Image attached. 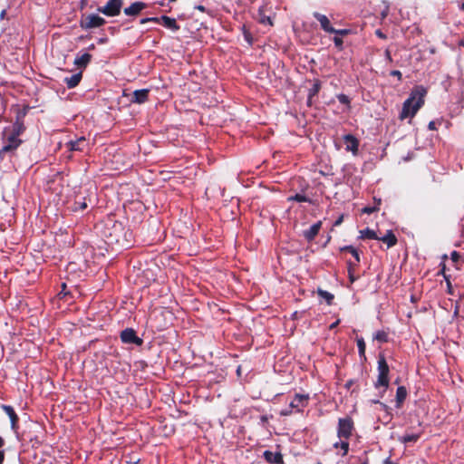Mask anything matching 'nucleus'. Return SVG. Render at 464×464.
Segmentation results:
<instances>
[{
	"label": "nucleus",
	"mask_w": 464,
	"mask_h": 464,
	"mask_svg": "<svg viewBox=\"0 0 464 464\" xmlns=\"http://www.w3.org/2000/svg\"><path fill=\"white\" fill-rule=\"evenodd\" d=\"M426 90L423 87H417L411 91L408 99L402 104L399 119L403 121L409 117L412 118L424 104Z\"/></svg>",
	"instance_id": "f257e3e1"
},
{
	"label": "nucleus",
	"mask_w": 464,
	"mask_h": 464,
	"mask_svg": "<svg viewBox=\"0 0 464 464\" xmlns=\"http://www.w3.org/2000/svg\"><path fill=\"white\" fill-rule=\"evenodd\" d=\"M127 233L128 230H125L122 223L118 221H114L111 227L107 225L103 232L107 244H118L122 246L124 241H126Z\"/></svg>",
	"instance_id": "f03ea898"
},
{
	"label": "nucleus",
	"mask_w": 464,
	"mask_h": 464,
	"mask_svg": "<svg viewBox=\"0 0 464 464\" xmlns=\"http://www.w3.org/2000/svg\"><path fill=\"white\" fill-rule=\"evenodd\" d=\"M389 372L390 368L386 359L383 354H380L378 358V378L374 383V387L376 389L379 387H384L383 392H386L390 382Z\"/></svg>",
	"instance_id": "7ed1b4c3"
},
{
	"label": "nucleus",
	"mask_w": 464,
	"mask_h": 464,
	"mask_svg": "<svg viewBox=\"0 0 464 464\" xmlns=\"http://www.w3.org/2000/svg\"><path fill=\"white\" fill-rule=\"evenodd\" d=\"M355 430L354 421L351 416L339 418L337 425V437L340 440H349Z\"/></svg>",
	"instance_id": "20e7f679"
},
{
	"label": "nucleus",
	"mask_w": 464,
	"mask_h": 464,
	"mask_svg": "<svg viewBox=\"0 0 464 464\" xmlns=\"http://www.w3.org/2000/svg\"><path fill=\"white\" fill-rule=\"evenodd\" d=\"M105 24L106 20L96 14H82L79 22L80 27L83 30L99 28Z\"/></svg>",
	"instance_id": "39448f33"
},
{
	"label": "nucleus",
	"mask_w": 464,
	"mask_h": 464,
	"mask_svg": "<svg viewBox=\"0 0 464 464\" xmlns=\"http://www.w3.org/2000/svg\"><path fill=\"white\" fill-rule=\"evenodd\" d=\"M122 5L123 0H108L105 5L98 7L97 11L106 16L113 17L121 14Z\"/></svg>",
	"instance_id": "423d86ee"
},
{
	"label": "nucleus",
	"mask_w": 464,
	"mask_h": 464,
	"mask_svg": "<svg viewBox=\"0 0 464 464\" xmlns=\"http://www.w3.org/2000/svg\"><path fill=\"white\" fill-rule=\"evenodd\" d=\"M22 143L23 140L19 137L10 132L6 138L5 144L0 150V160H4L6 153L16 150Z\"/></svg>",
	"instance_id": "0eeeda50"
},
{
	"label": "nucleus",
	"mask_w": 464,
	"mask_h": 464,
	"mask_svg": "<svg viewBox=\"0 0 464 464\" xmlns=\"http://www.w3.org/2000/svg\"><path fill=\"white\" fill-rule=\"evenodd\" d=\"M149 22H153V23H160L161 22L162 24L166 28L170 29L174 32H177L180 29V26L178 24L176 19L171 18L167 15H162L160 17H147V18H142L140 20V24H146Z\"/></svg>",
	"instance_id": "6e6552de"
},
{
	"label": "nucleus",
	"mask_w": 464,
	"mask_h": 464,
	"mask_svg": "<svg viewBox=\"0 0 464 464\" xmlns=\"http://www.w3.org/2000/svg\"><path fill=\"white\" fill-rule=\"evenodd\" d=\"M121 340L123 343L136 344L140 346L143 344V340L140 338L133 328H126L121 332Z\"/></svg>",
	"instance_id": "1a4fd4ad"
},
{
	"label": "nucleus",
	"mask_w": 464,
	"mask_h": 464,
	"mask_svg": "<svg viewBox=\"0 0 464 464\" xmlns=\"http://www.w3.org/2000/svg\"><path fill=\"white\" fill-rule=\"evenodd\" d=\"M309 395L296 393L289 407L295 409L297 412H302L303 409L308 405Z\"/></svg>",
	"instance_id": "9d476101"
},
{
	"label": "nucleus",
	"mask_w": 464,
	"mask_h": 464,
	"mask_svg": "<svg viewBox=\"0 0 464 464\" xmlns=\"http://www.w3.org/2000/svg\"><path fill=\"white\" fill-rule=\"evenodd\" d=\"M345 150L351 151L353 155H357L359 150V140L353 134H346L343 136Z\"/></svg>",
	"instance_id": "9b49d317"
},
{
	"label": "nucleus",
	"mask_w": 464,
	"mask_h": 464,
	"mask_svg": "<svg viewBox=\"0 0 464 464\" xmlns=\"http://www.w3.org/2000/svg\"><path fill=\"white\" fill-rule=\"evenodd\" d=\"M88 147V141L84 137H81L75 140H70L66 143V148L70 151H83Z\"/></svg>",
	"instance_id": "f8f14e48"
},
{
	"label": "nucleus",
	"mask_w": 464,
	"mask_h": 464,
	"mask_svg": "<svg viewBox=\"0 0 464 464\" xmlns=\"http://www.w3.org/2000/svg\"><path fill=\"white\" fill-rule=\"evenodd\" d=\"M148 5L146 3L137 1L132 3L130 6L124 8L123 12L128 16H137Z\"/></svg>",
	"instance_id": "ddd939ff"
},
{
	"label": "nucleus",
	"mask_w": 464,
	"mask_h": 464,
	"mask_svg": "<svg viewBox=\"0 0 464 464\" xmlns=\"http://www.w3.org/2000/svg\"><path fill=\"white\" fill-rule=\"evenodd\" d=\"M313 16L320 23L321 28L326 33L334 32V28L331 25L328 17L318 12H314Z\"/></svg>",
	"instance_id": "4468645a"
},
{
	"label": "nucleus",
	"mask_w": 464,
	"mask_h": 464,
	"mask_svg": "<svg viewBox=\"0 0 464 464\" xmlns=\"http://www.w3.org/2000/svg\"><path fill=\"white\" fill-rule=\"evenodd\" d=\"M149 93H150L149 89L136 90L133 92L132 98L130 101L133 103H138V104L144 103L149 100Z\"/></svg>",
	"instance_id": "2eb2a0df"
},
{
	"label": "nucleus",
	"mask_w": 464,
	"mask_h": 464,
	"mask_svg": "<svg viewBox=\"0 0 464 464\" xmlns=\"http://www.w3.org/2000/svg\"><path fill=\"white\" fill-rule=\"evenodd\" d=\"M263 457L268 463L273 464H284V459L281 452H272L270 450H266L263 453Z\"/></svg>",
	"instance_id": "dca6fc26"
},
{
	"label": "nucleus",
	"mask_w": 464,
	"mask_h": 464,
	"mask_svg": "<svg viewBox=\"0 0 464 464\" xmlns=\"http://www.w3.org/2000/svg\"><path fill=\"white\" fill-rule=\"evenodd\" d=\"M322 221H318L312 225L309 229L304 231L303 235L308 242L315 238L322 227Z\"/></svg>",
	"instance_id": "f3484780"
},
{
	"label": "nucleus",
	"mask_w": 464,
	"mask_h": 464,
	"mask_svg": "<svg viewBox=\"0 0 464 464\" xmlns=\"http://www.w3.org/2000/svg\"><path fill=\"white\" fill-rule=\"evenodd\" d=\"M92 54L84 53L81 55H77L74 60V64L79 68H85L92 61Z\"/></svg>",
	"instance_id": "a211bd4d"
},
{
	"label": "nucleus",
	"mask_w": 464,
	"mask_h": 464,
	"mask_svg": "<svg viewBox=\"0 0 464 464\" xmlns=\"http://www.w3.org/2000/svg\"><path fill=\"white\" fill-rule=\"evenodd\" d=\"M5 412L8 415L11 420V425L13 429H15L19 420V418L17 414L15 413L14 408L9 405H3L2 406Z\"/></svg>",
	"instance_id": "6ab92c4d"
},
{
	"label": "nucleus",
	"mask_w": 464,
	"mask_h": 464,
	"mask_svg": "<svg viewBox=\"0 0 464 464\" xmlns=\"http://www.w3.org/2000/svg\"><path fill=\"white\" fill-rule=\"evenodd\" d=\"M25 130V126L24 124V121L21 120L20 117H17L15 121L11 127L10 132L14 134L15 136L19 137L22 135Z\"/></svg>",
	"instance_id": "aec40b11"
},
{
	"label": "nucleus",
	"mask_w": 464,
	"mask_h": 464,
	"mask_svg": "<svg viewBox=\"0 0 464 464\" xmlns=\"http://www.w3.org/2000/svg\"><path fill=\"white\" fill-rule=\"evenodd\" d=\"M82 78V73L77 72V73L72 74L70 77H65L64 82L66 83V85L69 89H72V88H75L80 83Z\"/></svg>",
	"instance_id": "412c9836"
},
{
	"label": "nucleus",
	"mask_w": 464,
	"mask_h": 464,
	"mask_svg": "<svg viewBox=\"0 0 464 464\" xmlns=\"http://www.w3.org/2000/svg\"><path fill=\"white\" fill-rule=\"evenodd\" d=\"M378 240L387 244L388 247L394 246L398 241L396 236L392 230H388L385 236L381 237H379Z\"/></svg>",
	"instance_id": "4be33fe9"
},
{
	"label": "nucleus",
	"mask_w": 464,
	"mask_h": 464,
	"mask_svg": "<svg viewBox=\"0 0 464 464\" xmlns=\"http://www.w3.org/2000/svg\"><path fill=\"white\" fill-rule=\"evenodd\" d=\"M407 389L404 386H399L396 391V408L400 409L402 406L406 397Z\"/></svg>",
	"instance_id": "5701e85b"
},
{
	"label": "nucleus",
	"mask_w": 464,
	"mask_h": 464,
	"mask_svg": "<svg viewBox=\"0 0 464 464\" xmlns=\"http://www.w3.org/2000/svg\"><path fill=\"white\" fill-rule=\"evenodd\" d=\"M320 90H321V82L319 80H314L312 88H310L309 92H308L307 102L309 105L311 104L312 98L316 96L318 94V92H320Z\"/></svg>",
	"instance_id": "b1692460"
},
{
	"label": "nucleus",
	"mask_w": 464,
	"mask_h": 464,
	"mask_svg": "<svg viewBox=\"0 0 464 464\" xmlns=\"http://www.w3.org/2000/svg\"><path fill=\"white\" fill-rule=\"evenodd\" d=\"M359 238L361 239H375L378 240L379 237L376 232L369 227L360 230Z\"/></svg>",
	"instance_id": "393cba45"
},
{
	"label": "nucleus",
	"mask_w": 464,
	"mask_h": 464,
	"mask_svg": "<svg viewBox=\"0 0 464 464\" xmlns=\"http://www.w3.org/2000/svg\"><path fill=\"white\" fill-rule=\"evenodd\" d=\"M373 202H374V207H370V206H367V207H364L362 208V213H365V214H372L373 212H377L380 210V206L382 204V199L380 198H376L374 197L373 198Z\"/></svg>",
	"instance_id": "a878e982"
},
{
	"label": "nucleus",
	"mask_w": 464,
	"mask_h": 464,
	"mask_svg": "<svg viewBox=\"0 0 464 464\" xmlns=\"http://www.w3.org/2000/svg\"><path fill=\"white\" fill-rule=\"evenodd\" d=\"M316 293L320 297L325 300L328 305H332L333 301L334 299V295L332 293L323 290L321 288H318Z\"/></svg>",
	"instance_id": "bb28decb"
},
{
	"label": "nucleus",
	"mask_w": 464,
	"mask_h": 464,
	"mask_svg": "<svg viewBox=\"0 0 464 464\" xmlns=\"http://www.w3.org/2000/svg\"><path fill=\"white\" fill-rule=\"evenodd\" d=\"M349 440H340L334 444V449L340 448L343 450V456H346L349 451Z\"/></svg>",
	"instance_id": "cd10ccee"
},
{
	"label": "nucleus",
	"mask_w": 464,
	"mask_h": 464,
	"mask_svg": "<svg viewBox=\"0 0 464 464\" xmlns=\"http://www.w3.org/2000/svg\"><path fill=\"white\" fill-rule=\"evenodd\" d=\"M420 438V433H416V434H404L403 436H401L399 440L401 442V443H409V442H416L419 440V439Z\"/></svg>",
	"instance_id": "c85d7f7f"
},
{
	"label": "nucleus",
	"mask_w": 464,
	"mask_h": 464,
	"mask_svg": "<svg viewBox=\"0 0 464 464\" xmlns=\"http://www.w3.org/2000/svg\"><path fill=\"white\" fill-rule=\"evenodd\" d=\"M356 343H357L358 352H359V355H360L361 359L366 360V355H365L366 344H365L363 338L358 337L356 339Z\"/></svg>",
	"instance_id": "c756f323"
},
{
	"label": "nucleus",
	"mask_w": 464,
	"mask_h": 464,
	"mask_svg": "<svg viewBox=\"0 0 464 464\" xmlns=\"http://www.w3.org/2000/svg\"><path fill=\"white\" fill-rule=\"evenodd\" d=\"M340 251L341 252H349L352 254V256L354 257V260L357 262V263H360V255H359V252L358 250L353 247V246H344L343 247L340 248Z\"/></svg>",
	"instance_id": "7c9ffc66"
},
{
	"label": "nucleus",
	"mask_w": 464,
	"mask_h": 464,
	"mask_svg": "<svg viewBox=\"0 0 464 464\" xmlns=\"http://www.w3.org/2000/svg\"><path fill=\"white\" fill-rule=\"evenodd\" d=\"M288 201H296V202H308L313 204L314 202L307 198L305 195L301 193H296L294 196H291L287 198Z\"/></svg>",
	"instance_id": "2f4dec72"
},
{
	"label": "nucleus",
	"mask_w": 464,
	"mask_h": 464,
	"mask_svg": "<svg viewBox=\"0 0 464 464\" xmlns=\"http://www.w3.org/2000/svg\"><path fill=\"white\" fill-rule=\"evenodd\" d=\"M373 339L380 343H387L389 341L388 333L383 330L377 331L374 334Z\"/></svg>",
	"instance_id": "473e14b6"
},
{
	"label": "nucleus",
	"mask_w": 464,
	"mask_h": 464,
	"mask_svg": "<svg viewBox=\"0 0 464 464\" xmlns=\"http://www.w3.org/2000/svg\"><path fill=\"white\" fill-rule=\"evenodd\" d=\"M259 23L262 24H269L273 25V22L270 18V16L266 15L261 10H259Z\"/></svg>",
	"instance_id": "72a5a7b5"
},
{
	"label": "nucleus",
	"mask_w": 464,
	"mask_h": 464,
	"mask_svg": "<svg viewBox=\"0 0 464 464\" xmlns=\"http://www.w3.org/2000/svg\"><path fill=\"white\" fill-rule=\"evenodd\" d=\"M336 97L340 103L347 105L348 108H350L351 101H350V98L346 94L340 93V94H337Z\"/></svg>",
	"instance_id": "f704fd0d"
},
{
	"label": "nucleus",
	"mask_w": 464,
	"mask_h": 464,
	"mask_svg": "<svg viewBox=\"0 0 464 464\" xmlns=\"http://www.w3.org/2000/svg\"><path fill=\"white\" fill-rule=\"evenodd\" d=\"M74 205H75L74 210H81V211H83L88 207V204L86 202V198H83L82 201H76L74 203Z\"/></svg>",
	"instance_id": "c9c22d12"
},
{
	"label": "nucleus",
	"mask_w": 464,
	"mask_h": 464,
	"mask_svg": "<svg viewBox=\"0 0 464 464\" xmlns=\"http://www.w3.org/2000/svg\"><path fill=\"white\" fill-rule=\"evenodd\" d=\"M444 279H445L446 285H447V293L450 295H453L454 290H453V286H452V284L450 281V276H444Z\"/></svg>",
	"instance_id": "e433bc0d"
},
{
	"label": "nucleus",
	"mask_w": 464,
	"mask_h": 464,
	"mask_svg": "<svg viewBox=\"0 0 464 464\" xmlns=\"http://www.w3.org/2000/svg\"><path fill=\"white\" fill-rule=\"evenodd\" d=\"M348 277L350 283L352 284L354 283L359 278V276H355L354 268H350L348 270Z\"/></svg>",
	"instance_id": "4c0bfd02"
},
{
	"label": "nucleus",
	"mask_w": 464,
	"mask_h": 464,
	"mask_svg": "<svg viewBox=\"0 0 464 464\" xmlns=\"http://www.w3.org/2000/svg\"><path fill=\"white\" fill-rule=\"evenodd\" d=\"M334 45L336 48H338L339 50H343V41L341 37L339 36H334Z\"/></svg>",
	"instance_id": "58836bf2"
},
{
	"label": "nucleus",
	"mask_w": 464,
	"mask_h": 464,
	"mask_svg": "<svg viewBox=\"0 0 464 464\" xmlns=\"http://www.w3.org/2000/svg\"><path fill=\"white\" fill-rule=\"evenodd\" d=\"M5 445L4 439L0 436V464L4 463L5 460V451L2 450V448Z\"/></svg>",
	"instance_id": "ea45409f"
},
{
	"label": "nucleus",
	"mask_w": 464,
	"mask_h": 464,
	"mask_svg": "<svg viewBox=\"0 0 464 464\" xmlns=\"http://www.w3.org/2000/svg\"><path fill=\"white\" fill-rule=\"evenodd\" d=\"M331 34H335L337 35L344 36L350 34L349 29H334V32H332Z\"/></svg>",
	"instance_id": "a19ab883"
},
{
	"label": "nucleus",
	"mask_w": 464,
	"mask_h": 464,
	"mask_svg": "<svg viewBox=\"0 0 464 464\" xmlns=\"http://www.w3.org/2000/svg\"><path fill=\"white\" fill-rule=\"evenodd\" d=\"M460 255L457 251L451 252L450 258L453 263L458 264L460 259Z\"/></svg>",
	"instance_id": "79ce46f5"
},
{
	"label": "nucleus",
	"mask_w": 464,
	"mask_h": 464,
	"mask_svg": "<svg viewBox=\"0 0 464 464\" xmlns=\"http://www.w3.org/2000/svg\"><path fill=\"white\" fill-rule=\"evenodd\" d=\"M391 76L397 77L399 81L402 80V74L399 70H393L390 72Z\"/></svg>",
	"instance_id": "37998d69"
},
{
	"label": "nucleus",
	"mask_w": 464,
	"mask_h": 464,
	"mask_svg": "<svg viewBox=\"0 0 464 464\" xmlns=\"http://www.w3.org/2000/svg\"><path fill=\"white\" fill-rule=\"evenodd\" d=\"M440 270L439 271L438 275H441V276H448L446 274V265H445V262H441L440 265Z\"/></svg>",
	"instance_id": "c03bdc74"
},
{
	"label": "nucleus",
	"mask_w": 464,
	"mask_h": 464,
	"mask_svg": "<svg viewBox=\"0 0 464 464\" xmlns=\"http://www.w3.org/2000/svg\"><path fill=\"white\" fill-rule=\"evenodd\" d=\"M375 34H376V36H378V37H379V38H381V39H386V38H387L386 34H383V33L382 32V30H380V29H377V30L375 31Z\"/></svg>",
	"instance_id": "a18cd8bd"
},
{
	"label": "nucleus",
	"mask_w": 464,
	"mask_h": 464,
	"mask_svg": "<svg viewBox=\"0 0 464 464\" xmlns=\"http://www.w3.org/2000/svg\"><path fill=\"white\" fill-rule=\"evenodd\" d=\"M384 55H385V58L386 60L389 62V63H392V55H391V51L389 49H386L385 52H384Z\"/></svg>",
	"instance_id": "49530a36"
},
{
	"label": "nucleus",
	"mask_w": 464,
	"mask_h": 464,
	"mask_svg": "<svg viewBox=\"0 0 464 464\" xmlns=\"http://www.w3.org/2000/svg\"><path fill=\"white\" fill-rule=\"evenodd\" d=\"M358 264H359V263H357L355 260H354V262H353V261H348V262H347L348 270H349L350 268H354V269H355V268L357 267Z\"/></svg>",
	"instance_id": "de8ad7c7"
},
{
	"label": "nucleus",
	"mask_w": 464,
	"mask_h": 464,
	"mask_svg": "<svg viewBox=\"0 0 464 464\" xmlns=\"http://www.w3.org/2000/svg\"><path fill=\"white\" fill-rule=\"evenodd\" d=\"M292 412H293V409H291V408L289 407V409L283 410V411H281V415H282V416H288V415L292 414Z\"/></svg>",
	"instance_id": "09e8293b"
},
{
	"label": "nucleus",
	"mask_w": 464,
	"mask_h": 464,
	"mask_svg": "<svg viewBox=\"0 0 464 464\" xmlns=\"http://www.w3.org/2000/svg\"><path fill=\"white\" fill-rule=\"evenodd\" d=\"M354 380L351 379V380H348L344 385V387L347 389V390H350L351 387L354 384Z\"/></svg>",
	"instance_id": "8fccbe9b"
},
{
	"label": "nucleus",
	"mask_w": 464,
	"mask_h": 464,
	"mask_svg": "<svg viewBox=\"0 0 464 464\" xmlns=\"http://www.w3.org/2000/svg\"><path fill=\"white\" fill-rule=\"evenodd\" d=\"M195 9H197V10L202 12V13H205L207 11V8L204 5H196Z\"/></svg>",
	"instance_id": "3c124183"
},
{
	"label": "nucleus",
	"mask_w": 464,
	"mask_h": 464,
	"mask_svg": "<svg viewBox=\"0 0 464 464\" xmlns=\"http://www.w3.org/2000/svg\"><path fill=\"white\" fill-rule=\"evenodd\" d=\"M343 220V216L342 215L341 217H339V218L335 220V222H334V226H335V227L340 226V225L342 224Z\"/></svg>",
	"instance_id": "603ef678"
},
{
	"label": "nucleus",
	"mask_w": 464,
	"mask_h": 464,
	"mask_svg": "<svg viewBox=\"0 0 464 464\" xmlns=\"http://www.w3.org/2000/svg\"><path fill=\"white\" fill-rule=\"evenodd\" d=\"M429 130H436V123L434 121H430L428 125Z\"/></svg>",
	"instance_id": "864d4df0"
},
{
	"label": "nucleus",
	"mask_w": 464,
	"mask_h": 464,
	"mask_svg": "<svg viewBox=\"0 0 464 464\" xmlns=\"http://www.w3.org/2000/svg\"><path fill=\"white\" fill-rule=\"evenodd\" d=\"M65 288H66V284H64V283H63V284L62 285V291H61V292H60V294H59L60 295H63V296H65V295H67V293H65V292H64V291H65Z\"/></svg>",
	"instance_id": "5fc2aeb1"
},
{
	"label": "nucleus",
	"mask_w": 464,
	"mask_h": 464,
	"mask_svg": "<svg viewBox=\"0 0 464 464\" xmlns=\"http://www.w3.org/2000/svg\"><path fill=\"white\" fill-rule=\"evenodd\" d=\"M382 464H396V463H394V462L391 459V458H387V459H385L383 460V463H382Z\"/></svg>",
	"instance_id": "6e6d98bb"
},
{
	"label": "nucleus",
	"mask_w": 464,
	"mask_h": 464,
	"mask_svg": "<svg viewBox=\"0 0 464 464\" xmlns=\"http://www.w3.org/2000/svg\"><path fill=\"white\" fill-rule=\"evenodd\" d=\"M107 37H102V38H100L98 39V44H105L107 42Z\"/></svg>",
	"instance_id": "4d7b16f0"
},
{
	"label": "nucleus",
	"mask_w": 464,
	"mask_h": 464,
	"mask_svg": "<svg viewBox=\"0 0 464 464\" xmlns=\"http://www.w3.org/2000/svg\"><path fill=\"white\" fill-rule=\"evenodd\" d=\"M339 323H340V320H337V321H335L334 323H333V324L330 325V329L332 330V329L335 328V327L339 324Z\"/></svg>",
	"instance_id": "13d9d810"
},
{
	"label": "nucleus",
	"mask_w": 464,
	"mask_h": 464,
	"mask_svg": "<svg viewBox=\"0 0 464 464\" xmlns=\"http://www.w3.org/2000/svg\"><path fill=\"white\" fill-rule=\"evenodd\" d=\"M87 5V0H81V8L82 9Z\"/></svg>",
	"instance_id": "bf43d9fd"
},
{
	"label": "nucleus",
	"mask_w": 464,
	"mask_h": 464,
	"mask_svg": "<svg viewBox=\"0 0 464 464\" xmlns=\"http://www.w3.org/2000/svg\"><path fill=\"white\" fill-rule=\"evenodd\" d=\"M87 49H88L89 51H92V50H94V49H95V45H94V44H90V45L88 46V48H87Z\"/></svg>",
	"instance_id": "052dcab7"
},
{
	"label": "nucleus",
	"mask_w": 464,
	"mask_h": 464,
	"mask_svg": "<svg viewBox=\"0 0 464 464\" xmlns=\"http://www.w3.org/2000/svg\"><path fill=\"white\" fill-rule=\"evenodd\" d=\"M459 46H462V47H464V39H462V40H460V41L459 42Z\"/></svg>",
	"instance_id": "680f3d73"
},
{
	"label": "nucleus",
	"mask_w": 464,
	"mask_h": 464,
	"mask_svg": "<svg viewBox=\"0 0 464 464\" xmlns=\"http://www.w3.org/2000/svg\"><path fill=\"white\" fill-rule=\"evenodd\" d=\"M373 402L374 403H380L384 408L386 407V405L384 403L381 402L380 401H374Z\"/></svg>",
	"instance_id": "e2e57ef3"
},
{
	"label": "nucleus",
	"mask_w": 464,
	"mask_h": 464,
	"mask_svg": "<svg viewBox=\"0 0 464 464\" xmlns=\"http://www.w3.org/2000/svg\"><path fill=\"white\" fill-rule=\"evenodd\" d=\"M459 9L464 11V2L459 5Z\"/></svg>",
	"instance_id": "0e129e2a"
},
{
	"label": "nucleus",
	"mask_w": 464,
	"mask_h": 464,
	"mask_svg": "<svg viewBox=\"0 0 464 464\" xmlns=\"http://www.w3.org/2000/svg\"><path fill=\"white\" fill-rule=\"evenodd\" d=\"M447 258H448L447 255H444V256H442L443 262H444Z\"/></svg>",
	"instance_id": "69168bd1"
},
{
	"label": "nucleus",
	"mask_w": 464,
	"mask_h": 464,
	"mask_svg": "<svg viewBox=\"0 0 464 464\" xmlns=\"http://www.w3.org/2000/svg\"><path fill=\"white\" fill-rule=\"evenodd\" d=\"M361 464H368V459H366L364 461H362Z\"/></svg>",
	"instance_id": "338daca9"
},
{
	"label": "nucleus",
	"mask_w": 464,
	"mask_h": 464,
	"mask_svg": "<svg viewBox=\"0 0 464 464\" xmlns=\"http://www.w3.org/2000/svg\"><path fill=\"white\" fill-rule=\"evenodd\" d=\"M5 14V11L3 10L2 13H1V17H4Z\"/></svg>",
	"instance_id": "774afa93"
}]
</instances>
